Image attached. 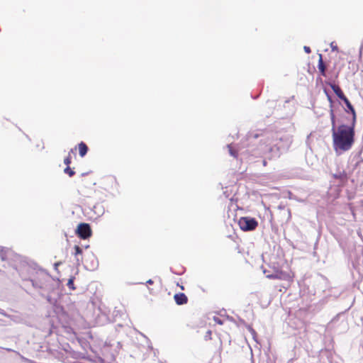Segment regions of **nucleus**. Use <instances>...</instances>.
I'll return each mask as SVG.
<instances>
[{
  "label": "nucleus",
  "instance_id": "cd10ccee",
  "mask_svg": "<svg viewBox=\"0 0 363 363\" xmlns=\"http://www.w3.org/2000/svg\"><path fill=\"white\" fill-rule=\"evenodd\" d=\"M286 211H287L288 215H289L288 218H290V217H291V211H290L289 209H286Z\"/></svg>",
  "mask_w": 363,
  "mask_h": 363
},
{
  "label": "nucleus",
  "instance_id": "f257e3e1",
  "mask_svg": "<svg viewBox=\"0 0 363 363\" xmlns=\"http://www.w3.org/2000/svg\"><path fill=\"white\" fill-rule=\"evenodd\" d=\"M356 123L341 124L332 133L333 149L337 154L350 150L354 143Z\"/></svg>",
  "mask_w": 363,
  "mask_h": 363
},
{
  "label": "nucleus",
  "instance_id": "5701e85b",
  "mask_svg": "<svg viewBox=\"0 0 363 363\" xmlns=\"http://www.w3.org/2000/svg\"><path fill=\"white\" fill-rule=\"evenodd\" d=\"M330 48H331V49H332V50H333V51H338V48H337V46L335 44V43H334V42H332V43H330Z\"/></svg>",
  "mask_w": 363,
  "mask_h": 363
},
{
  "label": "nucleus",
  "instance_id": "f3484780",
  "mask_svg": "<svg viewBox=\"0 0 363 363\" xmlns=\"http://www.w3.org/2000/svg\"><path fill=\"white\" fill-rule=\"evenodd\" d=\"M227 147L228 149L229 154L233 157H238V151L233 147L232 144L227 145Z\"/></svg>",
  "mask_w": 363,
  "mask_h": 363
},
{
  "label": "nucleus",
  "instance_id": "ddd939ff",
  "mask_svg": "<svg viewBox=\"0 0 363 363\" xmlns=\"http://www.w3.org/2000/svg\"><path fill=\"white\" fill-rule=\"evenodd\" d=\"M333 178L340 180L341 183H345L347 180V174L344 170L333 174Z\"/></svg>",
  "mask_w": 363,
  "mask_h": 363
},
{
  "label": "nucleus",
  "instance_id": "412c9836",
  "mask_svg": "<svg viewBox=\"0 0 363 363\" xmlns=\"http://www.w3.org/2000/svg\"><path fill=\"white\" fill-rule=\"evenodd\" d=\"M289 199H293V200H296V201H298L299 202H303L304 200L303 199H298L296 196L294 195L292 193L289 192Z\"/></svg>",
  "mask_w": 363,
  "mask_h": 363
},
{
  "label": "nucleus",
  "instance_id": "c85d7f7f",
  "mask_svg": "<svg viewBox=\"0 0 363 363\" xmlns=\"http://www.w3.org/2000/svg\"><path fill=\"white\" fill-rule=\"evenodd\" d=\"M278 208H279V209H281V210H284V209H285V206H281V205L279 206V207H278Z\"/></svg>",
  "mask_w": 363,
  "mask_h": 363
},
{
  "label": "nucleus",
  "instance_id": "4be33fe9",
  "mask_svg": "<svg viewBox=\"0 0 363 363\" xmlns=\"http://www.w3.org/2000/svg\"><path fill=\"white\" fill-rule=\"evenodd\" d=\"M67 286L70 289L74 290L75 287L74 286V281L72 279H69L67 282Z\"/></svg>",
  "mask_w": 363,
  "mask_h": 363
},
{
  "label": "nucleus",
  "instance_id": "b1692460",
  "mask_svg": "<svg viewBox=\"0 0 363 363\" xmlns=\"http://www.w3.org/2000/svg\"><path fill=\"white\" fill-rule=\"evenodd\" d=\"M303 50L308 54L311 53V50L310 47H308V46H304Z\"/></svg>",
  "mask_w": 363,
  "mask_h": 363
},
{
  "label": "nucleus",
  "instance_id": "4468645a",
  "mask_svg": "<svg viewBox=\"0 0 363 363\" xmlns=\"http://www.w3.org/2000/svg\"><path fill=\"white\" fill-rule=\"evenodd\" d=\"M330 117L331 121V132L334 131V130H337V126L336 125V118L335 116L334 110L333 108L330 109Z\"/></svg>",
  "mask_w": 363,
  "mask_h": 363
},
{
  "label": "nucleus",
  "instance_id": "2eb2a0df",
  "mask_svg": "<svg viewBox=\"0 0 363 363\" xmlns=\"http://www.w3.org/2000/svg\"><path fill=\"white\" fill-rule=\"evenodd\" d=\"M78 149H79V155L81 157H84L87 153L88 150H89L87 145L83 142H81L78 145Z\"/></svg>",
  "mask_w": 363,
  "mask_h": 363
},
{
  "label": "nucleus",
  "instance_id": "39448f33",
  "mask_svg": "<svg viewBox=\"0 0 363 363\" xmlns=\"http://www.w3.org/2000/svg\"><path fill=\"white\" fill-rule=\"evenodd\" d=\"M76 234L82 239H86L91 235V228L87 223H80L77 230Z\"/></svg>",
  "mask_w": 363,
  "mask_h": 363
},
{
  "label": "nucleus",
  "instance_id": "0eeeda50",
  "mask_svg": "<svg viewBox=\"0 0 363 363\" xmlns=\"http://www.w3.org/2000/svg\"><path fill=\"white\" fill-rule=\"evenodd\" d=\"M328 84L330 86V88L333 89V92L341 101H342L345 98L347 97L344 94L342 90L338 85H337L333 82H329V83H328Z\"/></svg>",
  "mask_w": 363,
  "mask_h": 363
},
{
  "label": "nucleus",
  "instance_id": "9d476101",
  "mask_svg": "<svg viewBox=\"0 0 363 363\" xmlns=\"http://www.w3.org/2000/svg\"><path fill=\"white\" fill-rule=\"evenodd\" d=\"M269 151L271 154V157L274 158L279 157L280 155L284 153L281 151L279 145L275 143L269 147Z\"/></svg>",
  "mask_w": 363,
  "mask_h": 363
},
{
  "label": "nucleus",
  "instance_id": "f03ea898",
  "mask_svg": "<svg viewBox=\"0 0 363 363\" xmlns=\"http://www.w3.org/2000/svg\"><path fill=\"white\" fill-rule=\"evenodd\" d=\"M110 310L102 302L98 303L92 301V327L102 326L112 320L109 316ZM121 311L115 308L113 312V320L116 321Z\"/></svg>",
  "mask_w": 363,
  "mask_h": 363
},
{
  "label": "nucleus",
  "instance_id": "7c9ffc66",
  "mask_svg": "<svg viewBox=\"0 0 363 363\" xmlns=\"http://www.w3.org/2000/svg\"><path fill=\"white\" fill-rule=\"evenodd\" d=\"M267 104H269L270 106H272V105H273V102L267 101Z\"/></svg>",
  "mask_w": 363,
  "mask_h": 363
},
{
  "label": "nucleus",
  "instance_id": "aec40b11",
  "mask_svg": "<svg viewBox=\"0 0 363 363\" xmlns=\"http://www.w3.org/2000/svg\"><path fill=\"white\" fill-rule=\"evenodd\" d=\"M325 92L326 94L328 100V101L330 103V109L333 108V101L332 99V96L327 92L326 90H325Z\"/></svg>",
  "mask_w": 363,
  "mask_h": 363
},
{
  "label": "nucleus",
  "instance_id": "393cba45",
  "mask_svg": "<svg viewBox=\"0 0 363 363\" xmlns=\"http://www.w3.org/2000/svg\"><path fill=\"white\" fill-rule=\"evenodd\" d=\"M214 320L219 325L223 324V321L219 318H214Z\"/></svg>",
  "mask_w": 363,
  "mask_h": 363
},
{
  "label": "nucleus",
  "instance_id": "20e7f679",
  "mask_svg": "<svg viewBox=\"0 0 363 363\" xmlns=\"http://www.w3.org/2000/svg\"><path fill=\"white\" fill-rule=\"evenodd\" d=\"M292 143V139L288 135H284L280 138H277L275 140V144H277L281 150L284 153L286 152L290 147Z\"/></svg>",
  "mask_w": 363,
  "mask_h": 363
},
{
  "label": "nucleus",
  "instance_id": "6ab92c4d",
  "mask_svg": "<svg viewBox=\"0 0 363 363\" xmlns=\"http://www.w3.org/2000/svg\"><path fill=\"white\" fill-rule=\"evenodd\" d=\"M64 172L65 174H68L69 177H72L74 175L75 172L74 171L71 169L69 167V166L67 167L65 169H64Z\"/></svg>",
  "mask_w": 363,
  "mask_h": 363
},
{
  "label": "nucleus",
  "instance_id": "a878e982",
  "mask_svg": "<svg viewBox=\"0 0 363 363\" xmlns=\"http://www.w3.org/2000/svg\"><path fill=\"white\" fill-rule=\"evenodd\" d=\"M75 250H76V252L78 254V253H81L82 252V250L80 249V247L77 245L75 246Z\"/></svg>",
  "mask_w": 363,
  "mask_h": 363
},
{
  "label": "nucleus",
  "instance_id": "423d86ee",
  "mask_svg": "<svg viewBox=\"0 0 363 363\" xmlns=\"http://www.w3.org/2000/svg\"><path fill=\"white\" fill-rule=\"evenodd\" d=\"M343 103L345 104L346 108H345V112L352 114V122L356 123L357 120V114L355 109L350 100L346 97L342 100Z\"/></svg>",
  "mask_w": 363,
  "mask_h": 363
},
{
  "label": "nucleus",
  "instance_id": "bb28decb",
  "mask_svg": "<svg viewBox=\"0 0 363 363\" xmlns=\"http://www.w3.org/2000/svg\"><path fill=\"white\" fill-rule=\"evenodd\" d=\"M153 283H154V281H153L151 279H148V280L146 281V284H150V285L152 284Z\"/></svg>",
  "mask_w": 363,
  "mask_h": 363
},
{
  "label": "nucleus",
  "instance_id": "7ed1b4c3",
  "mask_svg": "<svg viewBox=\"0 0 363 363\" xmlns=\"http://www.w3.org/2000/svg\"><path fill=\"white\" fill-rule=\"evenodd\" d=\"M238 225L242 230L247 232L254 230L257 227L258 222L255 218L245 216L240 218Z\"/></svg>",
  "mask_w": 363,
  "mask_h": 363
},
{
  "label": "nucleus",
  "instance_id": "dca6fc26",
  "mask_svg": "<svg viewBox=\"0 0 363 363\" xmlns=\"http://www.w3.org/2000/svg\"><path fill=\"white\" fill-rule=\"evenodd\" d=\"M94 195L96 199H99V201H104L106 196L105 189L94 190Z\"/></svg>",
  "mask_w": 363,
  "mask_h": 363
},
{
  "label": "nucleus",
  "instance_id": "f8f14e48",
  "mask_svg": "<svg viewBox=\"0 0 363 363\" xmlns=\"http://www.w3.org/2000/svg\"><path fill=\"white\" fill-rule=\"evenodd\" d=\"M92 211L96 214L97 217H100L104 213V206L100 203H96L92 208Z\"/></svg>",
  "mask_w": 363,
  "mask_h": 363
},
{
  "label": "nucleus",
  "instance_id": "a211bd4d",
  "mask_svg": "<svg viewBox=\"0 0 363 363\" xmlns=\"http://www.w3.org/2000/svg\"><path fill=\"white\" fill-rule=\"evenodd\" d=\"M77 147L74 148V150H76ZM74 152V149H72L70 150V152H69L67 157H66L64 160V163L67 165V167L69 166V164H71L72 162V156H71V153H73Z\"/></svg>",
  "mask_w": 363,
  "mask_h": 363
},
{
  "label": "nucleus",
  "instance_id": "c756f323",
  "mask_svg": "<svg viewBox=\"0 0 363 363\" xmlns=\"http://www.w3.org/2000/svg\"><path fill=\"white\" fill-rule=\"evenodd\" d=\"M362 49H363V43L362 44L361 47H360V52H362Z\"/></svg>",
  "mask_w": 363,
  "mask_h": 363
},
{
  "label": "nucleus",
  "instance_id": "6e6552de",
  "mask_svg": "<svg viewBox=\"0 0 363 363\" xmlns=\"http://www.w3.org/2000/svg\"><path fill=\"white\" fill-rule=\"evenodd\" d=\"M174 299L175 303L179 306L186 304L188 302V298L184 293L175 294L174 296Z\"/></svg>",
  "mask_w": 363,
  "mask_h": 363
},
{
  "label": "nucleus",
  "instance_id": "1a4fd4ad",
  "mask_svg": "<svg viewBox=\"0 0 363 363\" xmlns=\"http://www.w3.org/2000/svg\"><path fill=\"white\" fill-rule=\"evenodd\" d=\"M263 273L266 274V277L270 279H281L283 277V272L279 270H274L272 273H267V269L263 270Z\"/></svg>",
  "mask_w": 363,
  "mask_h": 363
},
{
  "label": "nucleus",
  "instance_id": "9b49d317",
  "mask_svg": "<svg viewBox=\"0 0 363 363\" xmlns=\"http://www.w3.org/2000/svg\"><path fill=\"white\" fill-rule=\"evenodd\" d=\"M318 68L319 69L320 74L323 77H325L326 76V66L323 62V55L321 54H319Z\"/></svg>",
  "mask_w": 363,
  "mask_h": 363
},
{
  "label": "nucleus",
  "instance_id": "2f4dec72",
  "mask_svg": "<svg viewBox=\"0 0 363 363\" xmlns=\"http://www.w3.org/2000/svg\"><path fill=\"white\" fill-rule=\"evenodd\" d=\"M362 150H363V147H362V149L360 150V151H359V154H361V153H362Z\"/></svg>",
  "mask_w": 363,
  "mask_h": 363
}]
</instances>
